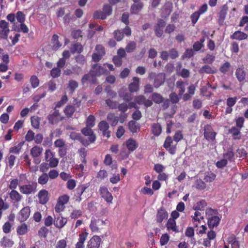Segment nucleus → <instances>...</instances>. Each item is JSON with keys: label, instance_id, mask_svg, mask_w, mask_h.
Segmentation results:
<instances>
[{"label": "nucleus", "instance_id": "nucleus-1", "mask_svg": "<svg viewBox=\"0 0 248 248\" xmlns=\"http://www.w3.org/2000/svg\"><path fill=\"white\" fill-rule=\"evenodd\" d=\"M218 214V210L211 208H207L205 212L207 217V224L210 229L218 226L221 220V217L217 215Z\"/></svg>", "mask_w": 248, "mask_h": 248}, {"label": "nucleus", "instance_id": "nucleus-2", "mask_svg": "<svg viewBox=\"0 0 248 248\" xmlns=\"http://www.w3.org/2000/svg\"><path fill=\"white\" fill-rule=\"evenodd\" d=\"M37 184L35 182H29L19 186V190L22 194L29 195L34 194L37 191Z\"/></svg>", "mask_w": 248, "mask_h": 248}, {"label": "nucleus", "instance_id": "nucleus-3", "mask_svg": "<svg viewBox=\"0 0 248 248\" xmlns=\"http://www.w3.org/2000/svg\"><path fill=\"white\" fill-rule=\"evenodd\" d=\"M204 138L207 140L214 141L216 139L217 133L214 132L210 124H206L203 128Z\"/></svg>", "mask_w": 248, "mask_h": 248}, {"label": "nucleus", "instance_id": "nucleus-4", "mask_svg": "<svg viewBox=\"0 0 248 248\" xmlns=\"http://www.w3.org/2000/svg\"><path fill=\"white\" fill-rule=\"evenodd\" d=\"M9 23L4 20L0 21V38L7 39L9 33Z\"/></svg>", "mask_w": 248, "mask_h": 248}, {"label": "nucleus", "instance_id": "nucleus-5", "mask_svg": "<svg viewBox=\"0 0 248 248\" xmlns=\"http://www.w3.org/2000/svg\"><path fill=\"white\" fill-rule=\"evenodd\" d=\"M54 111L49 114L47 117L48 123L51 124H57L63 119L62 117H61L59 110L56 109V108H54Z\"/></svg>", "mask_w": 248, "mask_h": 248}, {"label": "nucleus", "instance_id": "nucleus-6", "mask_svg": "<svg viewBox=\"0 0 248 248\" xmlns=\"http://www.w3.org/2000/svg\"><path fill=\"white\" fill-rule=\"evenodd\" d=\"M31 209L29 206L23 207L18 213L17 218L19 222H23L26 221L30 216Z\"/></svg>", "mask_w": 248, "mask_h": 248}, {"label": "nucleus", "instance_id": "nucleus-7", "mask_svg": "<svg viewBox=\"0 0 248 248\" xmlns=\"http://www.w3.org/2000/svg\"><path fill=\"white\" fill-rule=\"evenodd\" d=\"M67 218L60 214L58 216H55L54 218V225L56 228L61 229L66 224Z\"/></svg>", "mask_w": 248, "mask_h": 248}, {"label": "nucleus", "instance_id": "nucleus-8", "mask_svg": "<svg viewBox=\"0 0 248 248\" xmlns=\"http://www.w3.org/2000/svg\"><path fill=\"white\" fill-rule=\"evenodd\" d=\"M96 81V78L94 76L90 71L88 73L85 74L81 80V83L83 85L88 83L90 84H95Z\"/></svg>", "mask_w": 248, "mask_h": 248}, {"label": "nucleus", "instance_id": "nucleus-9", "mask_svg": "<svg viewBox=\"0 0 248 248\" xmlns=\"http://www.w3.org/2000/svg\"><path fill=\"white\" fill-rule=\"evenodd\" d=\"M105 221L100 219H95L92 217L90 224V228L93 232H97L99 231V226L105 225Z\"/></svg>", "mask_w": 248, "mask_h": 248}, {"label": "nucleus", "instance_id": "nucleus-10", "mask_svg": "<svg viewBox=\"0 0 248 248\" xmlns=\"http://www.w3.org/2000/svg\"><path fill=\"white\" fill-rule=\"evenodd\" d=\"M99 192L102 197L107 202H111L113 200V197L106 187L101 186L99 189Z\"/></svg>", "mask_w": 248, "mask_h": 248}, {"label": "nucleus", "instance_id": "nucleus-11", "mask_svg": "<svg viewBox=\"0 0 248 248\" xmlns=\"http://www.w3.org/2000/svg\"><path fill=\"white\" fill-rule=\"evenodd\" d=\"M39 202L41 204H46L49 200L48 192L45 189L40 190L37 195Z\"/></svg>", "mask_w": 248, "mask_h": 248}, {"label": "nucleus", "instance_id": "nucleus-12", "mask_svg": "<svg viewBox=\"0 0 248 248\" xmlns=\"http://www.w3.org/2000/svg\"><path fill=\"white\" fill-rule=\"evenodd\" d=\"M101 239L99 236L94 235L88 242L86 248H99Z\"/></svg>", "mask_w": 248, "mask_h": 248}, {"label": "nucleus", "instance_id": "nucleus-13", "mask_svg": "<svg viewBox=\"0 0 248 248\" xmlns=\"http://www.w3.org/2000/svg\"><path fill=\"white\" fill-rule=\"evenodd\" d=\"M135 101L139 105H144L146 107H149L152 105V101L146 99L143 95H138L135 98Z\"/></svg>", "mask_w": 248, "mask_h": 248}, {"label": "nucleus", "instance_id": "nucleus-14", "mask_svg": "<svg viewBox=\"0 0 248 248\" xmlns=\"http://www.w3.org/2000/svg\"><path fill=\"white\" fill-rule=\"evenodd\" d=\"M90 71L96 78V77H99L103 74L105 72V69L102 66L95 64L92 66V69Z\"/></svg>", "mask_w": 248, "mask_h": 248}, {"label": "nucleus", "instance_id": "nucleus-15", "mask_svg": "<svg viewBox=\"0 0 248 248\" xmlns=\"http://www.w3.org/2000/svg\"><path fill=\"white\" fill-rule=\"evenodd\" d=\"M248 37V34L245 32L241 31H237L230 36V38L232 40L241 41L243 40L247 39Z\"/></svg>", "mask_w": 248, "mask_h": 248}, {"label": "nucleus", "instance_id": "nucleus-16", "mask_svg": "<svg viewBox=\"0 0 248 248\" xmlns=\"http://www.w3.org/2000/svg\"><path fill=\"white\" fill-rule=\"evenodd\" d=\"M91 128V127L86 126L81 130V132L84 135L89 136L91 141L94 142L96 140V136Z\"/></svg>", "mask_w": 248, "mask_h": 248}, {"label": "nucleus", "instance_id": "nucleus-17", "mask_svg": "<svg viewBox=\"0 0 248 248\" xmlns=\"http://www.w3.org/2000/svg\"><path fill=\"white\" fill-rule=\"evenodd\" d=\"M125 145L129 153L135 151L138 147V143L136 141L130 138L125 141Z\"/></svg>", "mask_w": 248, "mask_h": 248}, {"label": "nucleus", "instance_id": "nucleus-18", "mask_svg": "<svg viewBox=\"0 0 248 248\" xmlns=\"http://www.w3.org/2000/svg\"><path fill=\"white\" fill-rule=\"evenodd\" d=\"M166 227L168 231H172L175 233H178L179 231L178 227L176 226V223L175 220L170 218L168 220Z\"/></svg>", "mask_w": 248, "mask_h": 248}, {"label": "nucleus", "instance_id": "nucleus-19", "mask_svg": "<svg viewBox=\"0 0 248 248\" xmlns=\"http://www.w3.org/2000/svg\"><path fill=\"white\" fill-rule=\"evenodd\" d=\"M9 195L11 201L15 203L19 202L23 198V196L16 190H11Z\"/></svg>", "mask_w": 248, "mask_h": 248}, {"label": "nucleus", "instance_id": "nucleus-20", "mask_svg": "<svg viewBox=\"0 0 248 248\" xmlns=\"http://www.w3.org/2000/svg\"><path fill=\"white\" fill-rule=\"evenodd\" d=\"M157 221L161 223L164 219H167L168 217V214L164 208H160L156 215Z\"/></svg>", "mask_w": 248, "mask_h": 248}, {"label": "nucleus", "instance_id": "nucleus-21", "mask_svg": "<svg viewBox=\"0 0 248 248\" xmlns=\"http://www.w3.org/2000/svg\"><path fill=\"white\" fill-rule=\"evenodd\" d=\"M133 80V82L131 83L128 86V89L131 93L137 92L139 89V78L134 77Z\"/></svg>", "mask_w": 248, "mask_h": 248}, {"label": "nucleus", "instance_id": "nucleus-22", "mask_svg": "<svg viewBox=\"0 0 248 248\" xmlns=\"http://www.w3.org/2000/svg\"><path fill=\"white\" fill-rule=\"evenodd\" d=\"M196 87L194 85L191 84L188 88V93H185L183 96V99L186 101L191 99L192 96L194 94Z\"/></svg>", "mask_w": 248, "mask_h": 248}, {"label": "nucleus", "instance_id": "nucleus-23", "mask_svg": "<svg viewBox=\"0 0 248 248\" xmlns=\"http://www.w3.org/2000/svg\"><path fill=\"white\" fill-rule=\"evenodd\" d=\"M43 148L37 145L34 146L30 150V154L32 157H38L43 153Z\"/></svg>", "mask_w": 248, "mask_h": 248}, {"label": "nucleus", "instance_id": "nucleus-24", "mask_svg": "<svg viewBox=\"0 0 248 248\" xmlns=\"http://www.w3.org/2000/svg\"><path fill=\"white\" fill-rule=\"evenodd\" d=\"M227 10V6L226 5H224L218 13V23L219 25H221L223 23L226 18Z\"/></svg>", "mask_w": 248, "mask_h": 248}, {"label": "nucleus", "instance_id": "nucleus-25", "mask_svg": "<svg viewBox=\"0 0 248 248\" xmlns=\"http://www.w3.org/2000/svg\"><path fill=\"white\" fill-rule=\"evenodd\" d=\"M200 74H213L216 72V69L214 67H212L209 65H204L202 66L199 70Z\"/></svg>", "mask_w": 248, "mask_h": 248}, {"label": "nucleus", "instance_id": "nucleus-26", "mask_svg": "<svg viewBox=\"0 0 248 248\" xmlns=\"http://www.w3.org/2000/svg\"><path fill=\"white\" fill-rule=\"evenodd\" d=\"M76 111V108L72 105H67L63 109V112L68 118H72Z\"/></svg>", "mask_w": 248, "mask_h": 248}, {"label": "nucleus", "instance_id": "nucleus-27", "mask_svg": "<svg viewBox=\"0 0 248 248\" xmlns=\"http://www.w3.org/2000/svg\"><path fill=\"white\" fill-rule=\"evenodd\" d=\"M229 133L232 134L233 140H240L241 139L240 128L232 126L229 129Z\"/></svg>", "mask_w": 248, "mask_h": 248}, {"label": "nucleus", "instance_id": "nucleus-28", "mask_svg": "<svg viewBox=\"0 0 248 248\" xmlns=\"http://www.w3.org/2000/svg\"><path fill=\"white\" fill-rule=\"evenodd\" d=\"M107 119L112 126H115L119 122V117L115 116V114L112 113H109L107 115Z\"/></svg>", "mask_w": 248, "mask_h": 248}, {"label": "nucleus", "instance_id": "nucleus-29", "mask_svg": "<svg viewBox=\"0 0 248 248\" xmlns=\"http://www.w3.org/2000/svg\"><path fill=\"white\" fill-rule=\"evenodd\" d=\"M16 232L18 235L26 234L28 232V225L25 223H22L17 227Z\"/></svg>", "mask_w": 248, "mask_h": 248}, {"label": "nucleus", "instance_id": "nucleus-30", "mask_svg": "<svg viewBox=\"0 0 248 248\" xmlns=\"http://www.w3.org/2000/svg\"><path fill=\"white\" fill-rule=\"evenodd\" d=\"M89 186L88 184H83L78 186L76 189V196L81 200V196L85 192L86 189Z\"/></svg>", "mask_w": 248, "mask_h": 248}, {"label": "nucleus", "instance_id": "nucleus-31", "mask_svg": "<svg viewBox=\"0 0 248 248\" xmlns=\"http://www.w3.org/2000/svg\"><path fill=\"white\" fill-rule=\"evenodd\" d=\"M235 76L239 82H242L245 79L246 72L243 68H238L236 70Z\"/></svg>", "mask_w": 248, "mask_h": 248}, {"label": "nucleus", "instance_id": "nucleus-32", "mask_svg": "<svg viewBox=\"0 0 248 248\" xmlns=\"http://www.w3.org/2000/svg\"><path fill=\"white\" fill-rule=\"evenodd\" d=\"M143 4L142 2H141L132 4L130 8V11L131 14H138L139 12H140L141 10V9L143 8Z\"/></svg>", "mask_w": 248, "mask_h": 248}, {"label": "nucleus", "instance_id": "nucleus-33", "mask_svg": "<svg viewBox=\"0 0 248 248\" xmlns=\"http://www.w3.org/2000/svg\"><path fill=\"white\" fill-rule=\"evenodd\" d=\"M83 51V46L79 43H76L73 44L71 47V52L72 54L77 52L79 54Z\"/></svg>", "mask_w": 248, "mask_h": 248}, {"label": "nucleus", "instance_id": "nucleus-34", "mask_svg": "<svg viewBox=\"0 0 248 248\" xmlns=\"http://www.w3.org/2000/svg\"><path fill=\"white\" fill-rule=\"evenodd\" d=\"M203 217L199 210H196L194 213V216L193 217L194 226L195 227H198V223H200L201 219H203Z\"/></svg>", "mask_w": 248, "mask_h": 248}, {"label": "nucleus", "instance_id": "nucleus-35", "mask_svg": "<svg viewBox=\"0 0 248 248\" xmlns=\"http://www.w3.org/2000/svg\"><path fill=\"white\" fill-rule=\"evenodd\" d=\"M59 36L56 34H54L52 37V43L53 44L52 48L54 50H58L61 46L62 44L59 41Z\"/></svg>", "mask_w": 248, "mask_h": 248}, {"label": "nucleus", "instance_id": "nucleus-36", "mask_svg": "<svg viewBox=\"0 0 248 248\" xmlns=\"http://www.w3.org/2000/svg\"><path fill=\"white\" fill-rule=\"evenodd\" d=\"M206 206L207 203L206 201L204 200H201L196 203L193 209L194 210L203 211Z\"/></svg>", "mask_w": 248, "mask_h": 248}, {"label": "nucleus", "instance_id": "nucleus-37", "mask_svg": "<svg viewBox=\"0 0 248 248\" xmlns=\"http://www.w3.org/2000/svg\"><path fill=\"white\" fill-rule=\"evenodd\" d=\"M129 129L132 133H136L140 129L139 124L134 121H130L128 122Z\"/></svg>", "mask_w": 248, "mask_h": 248}, {"label": "nucleus", "instance_id": "nucleus-38", "mask_svg": "<svg viewBox=\"0 0 248 248\" xmlns=\"http://www.w3.org/2000/svg\"><path fill=\"white\" fill-rule=\"evenodd\" d=\"M49 176L46 173H43L38 178V183L41 185H45L47 183Z\"/></svg>", "mask_w": 248, "mask_h": 248}, {"label": "nucleus", "instance_id": "nucleus-39", "mask_svg": "<svg viewBox=\"0 0 248 248\" xmlns=\"http://www.w3.org/2000/svg\"><path fill=\"white\" fill-rule=\"evenodd\" d=\"M31 124L33 127L38 129L40 127V119L38 116H33L31 118Z\"/></svg>", "mask_w": 248, "mask_h": 248}, {"label": "nucleus", "instance_id": "nucleus-40", "mask_svg": "<svg viewBox=\"0 0 248 248\" xmlns=\"http://www.w3.org/2000/svg\"><path fill=\"white\" fill-rule=\"evenodd\" d=\"M19 183V180L17 178L12 179L9 180V184L8 187L11 190H16Z\"/></svg>", "mask_w": 248, "mask_h": 248}, {"label": "nucleus", "instance_id": "nucleus-41", "mask_svg": "<svg viewBox=\"0 0 248 248\" xmlns=\"http://www.w3.org/2000/svg\"><path fill=\"white\" fill-rule=\"evenodd\" d=\"M165 75L161 73L156 76V88L162 85L165 81Z\"/></svg>", "mask_w": 248, "mask_h": 248}, {"label": "nucleus", "instance_id": "nucleus-42", "mask_svg": "<svg viewBox=\"0 0 248 248\" xmlns=\"http://www.w3.org/2000/svg\"><path fill=\"white\" fill-rule=\"evenodd\" d=\"M119 96L120 97L123 98L124 100L126 102H129L133 99V95L130 93H123L121 92L119 93Z\"/></svg>", "mask_w": 248, "mask_h": 248}, {"label": "nucleus", "instance_id": "nucleus-43", "mask_svg": "<svg viewBox=\"0 0 248 248\" xmlns=\"http://www.w3.org/2000/svg\"><path fill=\"white\" fill-rule=\"evenodd\" d=\"M176 87L179 89V95L182 96L184 94L185 92V87L184 86V82L182 81H177L176 82Z\"/></svg>", "mask_w": 248, "mask_h": 248}, {"label": "nucleus", "instance_id": "nucleus-44", "mask_svg": "<svg viewBox=\"0 0 248 248\" xmlns=\"http://www.w3.org/2000/svg\"><path fill=\"white\" fill-rule=\"evenodd\" d=\"M48 232V230L46 226L42 227L38 231V234L40 238H46Z\"/></svg>", "mask_w": 248, "mask_h": 248}, {"label": "nucleus", "instance_id": "nucleus-45", "mask_svg": "<svg viewBox=\"0 0 248 248\" xmlns=\"http://www.w3.org/2000/svg\"><path fill=\"white\" fill-rule=\"evenodd\" d=\"M30 81L33 88H37L39 85V80L37 76L35 75H33L31 77Z\"/></svg>", "mask_w": 248, "mask_h": 248}, {"label": "nucleus", "instance_id": "nucleus-46", "mask_svg": "<svg viewBox=\"0 0 248 248\" xmlns=\"http://www.w3.org/2000/svg\"><path fill=\"white\" fill-rule=\"evenodd\" d=\"M136 43L134 41L129 42L125 47V51L128 53H131L136 49Z\"/></svg>", "mask_w": 248, "mask_h": 248}, {"label": "nucleus", "instance_id": "nucleus-47", "mask_svg": "<svg viewBox=\"0 0 248 248\" xmlns=\"http://www.w3.org/2000/svg\"><path fill=\"white\" fill-rule=\"evenodd\" d=\"M231 67V64L229 62H225L220 67L219 71L223 74H226Z\"/></svg>", "mask_w": 248, "mask_h": 248}, {"label": "nucleus", "instance_id": "nucleus-48", "mask_svg": "<svg viewBox=\"0 0 248 248\" xmlns=\"http://www.w3.org/2000/svg\"><path fill=\"white\" fill-rule=\"evenodd\" d=\"M113 35L117 41H121L124 36L123 32L119 30H115L113 32Z\"/></svg>", "mask_w": 248, "mask_h": 248}, {"label": "nucleus", "instance_id": "nucleus-49", "mask_svg": "<svg viewBox=\"0 0 248 248\" xmlns=\"http://www.w3.org/2000/svg\"><path fill=\"white\" fill-rule=\"evenodd\" d=\"M229 161L232 162L234 161V153L232 151V149H229L227 152L224 155Z\"/></svg>", "mask_w": 248, "mask_h": 248}, {"label": "nucleus", "instance_id": "nucleus-50", "mask_svg": "<svg viewBox=\"0 0 248 248\" xmlns=\"http://www.w3.org/2000/svg\"><path fill=\"white\" fill-rule=\"evenodd\" d=\"M206 187V185L202 179H198L196 181V188L199 190H203Z\"/></svg>", "mask_w": 248, "mask_h": 248}, {"label": "nucleus", "instance_id": "nucleus-51", "mask_svg": "<svg viewBox=\"0 0 248 248\" xmlns=\"http://www.w3.org/2000/svg\"><path fill=\"white\" fill-rule=\"evenodd\" d=\"M95 117L93 115H90L87 119L86 126L92 128L95 124Z\"/></svg>", "mask_w": 248, "mask_h": 248}, {"label": "nucleus", "instance_id": "nucleus-52", "mask_svg": "<svg viewBox=\"0 0 248 248\" xmlns=\"http://www.w3.org/2000/svg\"><path fill=\"white\" fill-rule=\"evenodd\" d=\"M76 61L80 65H84L86 63V59L84 56L78 54L75 57Z\"/></svg>", "mask_w": 248, "mask_h": 248}, {"label": "nucleus", "instance_id": "nucleus-53", "mask_svg": "<svg viewBox=\"0 0 248 248\" xmlns=\"http://www.w3.org/2000/svg\"><path fill=\"white\" fill-rule=\"evenodd\" d=\"M215 59V57L213 55L207 54L202 60L204 63L212 64Z\"/></svg>", "mask_w": 248, "mask_h": 248}, {"label": "nucleus", "instance_id": "nucleus-54", "mask_svg": "<svg viewBox=\"0 0 248 248\" xmlns=\"http://www.w3.org/2000/svg\"><path fill=\"white\" fill-rule=\"evenodd\" d=\"M98 127L99 129L101 131L108 130L109 128L108 124L105 121H101L98 124Z\"/></svg>", "mask_w": 248, "mask_h": 248}, {"label": "nucleus", "instance_id": "nucleus-55", "mask_svg": "<svg viewBox=\"0 0 248 248\" xmlns=\"http://www.w3.org/2000/svg\"><path fill=\"white\" fill-rule=\"evenodd\" d=\"M93 17L96 19H105L107 17V15L103 11H96L93 14Z\"/></svg>", "mask_w": 248, "mask_h": 248}, {"label": "nucleus", "instance_id": "nucleus-56", "mask_svg": "<svg viewBox=\"0 0 248 248\" xmlns=\"http://www.w3.org/2000/svg\"><path fill=\"white\" fill-rule=\"evenodd\" d=\"M68 87L70 89L71 92L73 93L78 87V83L74 80H70L69 81Z\"/></svg>", "mask_w": 248, "mask_h": 248}, {"label": "nucleus", "instance_id": "nucleus-57", "mask_svg": "<svg viewBox=\"0 0 248 248\" xmlns=\"http://www.w3.org/2000/svg\"><path fill=\"white\" fill-rule=\"evenodd\" d=\"M16 17L17 21L20 23H24L25 20V15L22 12H17Z\"/></svg>", "mask_w": 248, "mask_h": 248}, {"label": "nucleus", "instance_id": "nucleus-58", "mask_svg": "<svg viewBox=\"0 0 248 248\" xmlns=\"http://www.w3.org/2000/svg\"><path fill=\"white\" fill-rule=\"evenodd\" d=\"M51 75L53 78H56L60 76L61 73V69L57 67L53 68L50 72Z\"/></svg>", "mask_w": 248, "mask_h": 248}, {"label": "nucleus", "instance_id": "nucleus-59", "mask_svg": "<svg viewBox=\"0 0 248 248\" xmlns=\"http://www.w3.org/2000/svg\"><path fill=\"white\" fill-rule=\"evenodd\" d=\"M216 177V174L213 172L208 173L204 177V180L206 182H213Z\"/></svg>", "mask_w": 248, "mask_h": 248}, {"label": "nucleus", "instance_id": "nucleus-60", "mask_svg": "<svg viewBox=\"0 0 248 248\" xmlns=\"http://www.w3.org/2000/svg\"><path fill=\"white\" fill-rule=\"evenodd\" d=\"M34 133L32 130H29L25 136V140L28 142H31L34 140Z\"/></svg>", "mask_w": 248, "mask_h": 248}, {"label": "nucleus", "instance_id": "nucleus-61", "mask_svg": "<svg viewBox=\"0 0 248 248\" xmlns=\"http://www.w3.org/2000/svg\"><path fill=\"white\" fill-rule=\"evenodd\" d=\"M55 155L54 153L52 152L50 149H46L45 152V159L46 162L49 161V160L54 157Z\"/></svg>", "mask_w": 248, "mask_h": 248}, {"label": "nucleus", "instance_id": "nucleus-62", "mask_svg": "<svg viewBox=\"0 0 248 248\" xmlns=\"http://www.w3.org/2000/svg\"><path fill=\"white\" fill-rule=\"evenodd\" d=\"M108 176L107 171L105 170H101L98 172L96 177L101 180L104 179Z\"/></svg>", "mask_w": 248, "mask_h": 248}, {"label": "nucleus", "instance_id": "nucleus-63", "mask_svg": "<svg viewBox=\"0 0 248 248\" xmlns=\"http://www.w3.org/2000/svg\"><path fill=\"white\" fill-rule=\"evenodd\" d=\"M106 104L111 109L116 108L118 105V102L117 101H114L109 99L106 100Z\"/></svg>", "mask_w": 248, "mask_h": 248}, {"label": "nucleus", "instance_id": "nucleus-64", "mask_svg": "<svg viewBox=\"0 0 248 248\" xmlns=\"http://www.w3.org/2000/svg\"><path fill=\"white\" fill-rule=\"evenodd\" d=\"M44 224L46 227H49L54 224V218L49 215L44 218Z\"/></svg>", "mask_w": 248, "mask_h": 248}]
</instances>
